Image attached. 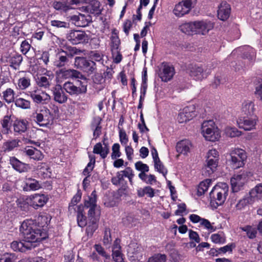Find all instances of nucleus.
I'll return each mask as SVG.
<instances>
[{
	"mask_svg": "<svg viewBox=\"0 0 262 262\" xmlns=\"http://www.w3.org/2000/svg\"><path fill=\"white\" fill-rule=\"evenodd\" d=\"M228 193V186L226 183H221L213 187L210 192V202L215 203V207L222 205L225 201Z\"/></svg>",
	"mask_w": 262,
	"mask_h": 262,
	"instance_id": "obj_2",
	"label": "nucleus"
},
{
	"mask_svg": "<svg viewBox=\"0 0 262 262\" xmlns=\"http://www.w3.org/2000/svg\"><path fill=\"white\" fill-rule=\"evenodd\" d=\"M249 174L250 172L243 171L237 175H234L231 179L230 182L233 192H238L243 188Z\"/></svg>",
	"mask_w": 262,
	"mask_h": 262,
	"instance_id": "obj_9",
	"label": "nucleus"
},
{
	"mask_svg": "<svg viewBox=\"0 0 262 262\" xmlns=\"http://www.w3.org/2000/svg\"><path fill=\"white\" fill-rule=\"evenodd\" d=\"M227 135L230 137H238L241 135V132L235 127H228L226 130Z\"/></svg>",
	"mask_w": 262,
	"mask_h": 262,
	"instance_id": "obj_60",
	"label": "nucleus"
},
{
	"mask_svg": "<svg viewBox=\"0 0 262 262\" xmlns=\"http://www.w3.org/2000/svg\"><path fill=\"white\" fill-rule=\"evenodd\" d=\"M254 202L262 198V183L257 184L249 192Z\"/></svg>",
	"mask_w": 262,
	"mask_h": 262,
	"instance_id": "obj_38",
	"label": "nucleus"
},
{
	"mask_svg": "<svg viewBox=\"0 0 262 262\" xmlns=\"http://www.w3.org/2000/svg\"><path fill=\"white\" fill-rule=\"evenodd\" d=\"M241 51L243 52V56L244 58L248 59L250 61L253 60L255 56L254 49L249 46H246L243 48Z\"/></svg>",
	"mask_w": 262,
	"mask_h": 262,
	"instance_id": "obj_43",
	"label": "nucleus"
},
{
	"mask_svg": "<svg viewBox=\"0 0 262 262\" xmlns=\"http://www.w3.org/2000/svg\"><path fill=\"white\" fill-rule=\"evenodd\" d=\"M57 74L58 76L63 79H86L80 72L74 69H61L57 72Z\"/></svg>",
	"mask_w": 262,
	"mask_h": 262,
	"instance_id": "obj_17",
	"label": "nucleus"
},
{
	"mask_svg": "<svg viewBox=\"0 0 262 262\" xmlns=\"http://www.w3.org/2000/svg\"><path fill=\"white\" fill-rule=\"evenodd\" d=\"M24 152L30 158L35 160H41L43 158L42 153L38 149L32 146H28L24 149Z\"/></svg>",
	"mask_w": 262,
	"mask_h": 262,
	"instance_id": "obj_26",
	"label": "nucleus"
},
{
	"mask_svg": "<svg viewBox=\"0 0 262 262\" xmlns=\"http://www.w3.org/2000/svg\"><path fill=\"white\" fill-rule=\"evenodd\" d=\"M120 145L118 143H115L112 146V159H115L117 158L120 157Z\"/></svg>",
	"mask_w": 262,
	"mask_h": 262,
	"instance_id": "obj_61",
	"label": "nucleus"
},
{
	"mask_svg": "<svg viewBox=\"0 0 262 262\" xmlns=\"http://www.w3.org/2000/svg\"><path fill=\"white\" fill-rule=\"evenodd\" d=\"M15 104L17 107L23 109H28L30 108V102L22 98H19L15 100Z\"/></svg>",
	"mask_w": 262,
	"mask_h": 262,
	"instance_id": "obj_48",
	"label": "nucleus"
},
{
	"mask_svg": "<svg viewBox=\"0 0 262 262\" xmlns=\"http://www.w3.org/2000/svg\"><path fill=\"white\" fill-rule=\"evenodd\" d=\"M63 89L71 96H77L87 92V85L81 80L74 82L68 81L63 85Z\"/></svg>",
	"mask_w": 262,
	"mask_h": 262,
	"instance_id": "obj_3",
	"label": "nucleus"
},
{
	"mask_svg": "<svg viewBox=\"0 0 262 262\" xmlns=\"http://www.w3.org/2000/svg\"><path fill=\"white\" fill-rule=\"evenodd\" d=\"M38 225L37 227L40 229H43L45 227H47L49 222L48 218L46 215H39L37 220Z\"/></svg>",
	"mask_w": 262,
	"mask_h": 262,
	"instance_id": "obj_55",
	"label": "nucleus"
},
{
	"mask_svg": "<svg viewBox=\"0 0 262 262\" xmlns=\"http://www.w3.org/2000/svg\"><path fill=\"white\" fill-rule=\"evenodd\" d=\"M239 229L245 232L247 236L250 239H253L256 236L257 229L254 227L247 225L239 227Z\"/></svg>",
	"mask_w": 262,
	"mask_h": 262,
	"instance_id": "obj_42",
	"label": "nucleus"
},
{
	"mask_svg": "<svg viewBox=\"0 0 262 262\" xmlns=\"http://www.w3.org/2000/svg\"><path fill=\"white\" fill-rule=\"evenodd\" d=\"M166 256L165 254H156L149 257L147 262H165Z\"/></svg>",
	"mask_w": 262,
	"mask_h": 262,
	"instance_id": "obj_54",
	"label": "nucleus"
},
{
	"mask_svg": "<svg viewBox=\"0 0 262 262\" xmlns=\"http://www.w3.org/2000/svg\"><path fill=\"white\" fill-rule=\"evenodd\" d=\"M230 13V5L226 2H222L219 7L217 11L218 18L223 21H225L229 17Z\"/></svg>",
	"mask_w": 262,
	"mask_h": 262,
	"instance_id": "obj_23",
	"label": "nucleus"
},
{
	"mask_svg": "<svg viewBox=\"0 0 262 262\" xmlns=\"http://www.w3.org/2000/svg\"><path fill=\"white\" fill-rule=\"evenodd\" d=\"M48 200L47 195L39 193H35L27 198L28 204L35 209L43 207Z\"/></svg>",
	"mask_w": 262,
	"mask_h": 262,
	"instance_id": "obj_13",
	"label": "nucleus"
},
{
	"mask_svg": "<svg viewBox=\"0 0 262 262\" xmlns=\"http://www.w3.org/2000/svg\"><path fill=\"white\" fill-rule=\"evenodd\" d=\"M254 202V201L249 194L248 196H246L244 198L239 200L237 203L236 204L235 208L236 210H242L244 209L247 205L252 204Z\"/></svg>",
	"mask_w": 262,
	"mask_h": 262,
	"instance_id": "obj_36",
	"label": "nucleus"
},
{
	"mask_svg": "<svg viewBox=\"0 0 262 262\" xmlns=\"http://www.w3.org/2000/svg\"><path fill=\"white\" fill-rule=\"evenodd\" d=\"M219 155L217 151L212 149L208 151L206 160V164L204 168V172L206 176L212 174L218 165Z\"/></svg>",
	"mask_w": 262,
	"mask_h": 262,
	"instance_id": "obj_5",
	"label": "nucleus"
},
{
	"mask_svg": "<svg viewBox=\"0 0 262 262\" xmlns=\"http://www.w3.org/2000/svg\"><path fill=\"white\" fill-rule=\"evenodd\" d=\"M29 96L37 103H47L51 99L50 96L45 92L35 90L29 92Z\"/></svg>",
	"mask_w": 262,
	"mask_h": 262,
	"instance_id": "obj_18",
	"label": "nucleus"
},
{
	"mask_svg": "<svg viewBox=\"0 0 262 262\" xmlns=\"http://www.w3.org/2000/svg\"><path fill=\"white\" fill-rule=\"evenodd\" d=\"M213 28V24L210 21H195V34L205 35Z\"/></svg>",
	"mask_w": 262,
	"mask_h": 262,
	"instance_id": "obj_20",
	"label": "nucleus"
},
{
	"mask_svg": "<svg viewBox=\"0 0 262 262\" xmlns=\"http://www.w3.org/2000/svg\"><path fill=\"white\" fill-rule=\"evenodd\" d=\"M20 232L27 243L32 244L39 242L47 237L46 229L39 228L34 221L26 220L20 227Z\"/></svg>",
	"mask_w": 262,
	"mask_h": 262,
	"instance_id": "obj_1",
	"label": "nucleus"
},
{
	"mask_svg": "<svg viewBox=\"0 0 262 262\" xmlns=\"http://www.w3.org/2000/svg\"><path fill=\"white\" fill-rule=\"evenodd\" d=\"M214 122L212 120L204 121L202 124V133L206 140L214 142L219 138L215 132Z\"/></svg>",
	"mask_w": 262,
	"mask_h": 262,
	"instance_id": "obj_8",
	"label": "nucleus"
},
{
	"mask_svg": "<svg viewBox=\"0 0 262 262\" xmlns=\"http://www.w3.org/2000/svg\"><path fill=\"white\" fill-rule=\"evenodd\" d=\"M10 163L15 170L20 173L27 172L30 169L29 165L21 162L15 157L10 158Z\"/></svg>",
	"mask_w": 262,
	"mask_h": 262,
	"instance_id": "obj_25",
	"label": "nucleus"
},
{
	"mask_svg": "<svg viewBox=\"0 0 262 262\" xmlns=\"http://www.w3.org/2000/svg\"><path fill=\"white\" fill-rule=\"evenodd\" d=\"M41 187V182L32 178L26 177L23 181V189L25 191H36Z\"/></svg>",
	"mask_w": 262,
	"mask_h": 262,
	"instance_id": "obj_19",
	"label": "nucleus"
},
{
	"mask_svg": "<svg viewBox=\"0 0 262 262\" xmlns=\"http://www.w3.org/2000/svg\"><path fill=\"white\" fill-rule=\"evenodd\" d=\"M74 65L77 68L81 69L89 75L93 74L96 70L95 62L84 57H76Z\"/></svg>",
	"mask_w": 262,
	"mask_h": 262,
	"instance_id": "obj_6",
	"label": "nucleus"
},
{
	"mask_svg": "<svg viewBox=\"0 0 262 262\" xmlns=\"http://www.w3.org/2000/svg\"><path fill=\"white\" fill-rule=\"evenodd\" d=\"M35 246L32 244L27 243L25 240L24 242L20 241H13L11 244V248L14 251L19 252H26L28 250H31L33 247Z\"/></svg>",
	"mask_w": 262,
	"mask_h": 262,
	"instance_id": "obj_24",
	"label": "nucleus"
},
{
	"mask_svg": "<svg viewBox=\"0 0 262 262\" xmlns=\"http://www.w3.org/2000/svg\"><path fill=\"white\" fill-rule=\"evenodd\" d=\"M246 159V152L242 149L236 148L231 151L228 162L232 168L237 169L244 165Z\"/></svg>",
	"mask_w": 262,
	"mask_h": 262,
	"instance_id": "obj_4",
	"label": "nucleus"
},
{
	"mask_svg": "<svg viewBox=\"0 0 262 262\" xmlns=\"http://www.w3.org/2000/svg\"><path fill=\"white\" fill-rule=\"evenodd\" d=\"M83 206H77V222L78 225L82 228L85 227L87 224L86 217L83 213Z\"/></svg>",
	"mask_w": 262,
	"mask_h": 262,
	"instance_id": "obj_34",
	"label": "nucleus"
},
{
	"mask_svg": "<svg viewBox=\"0 0 262 262\" xmlns=\"http://www.w3.org/2000/svg\"><path fill=\"white\" fill-rule=\"evenodd\" d=\"M84 207H97L96 205V191L94 190L91 195L89 197L88 200H86L84 203Z\"/></svg>",
	"mask_w": 262,
	"mask_h": 262,
	"instance_id": "obj_47",
	"label": "nucleus"
},
{
	"mask_svg": "<svg viewBox=\"0 0 262 262\" xmlns=\"http://www.w3.org/2000/svg\"><path fill=\"white\" fill-rule=\"evenodd\" d=\"M22 61V56L18 54H15L9 58L7 57L6 59V61L9 63L10 67L14 70L18 69Z\"/></svg>",
	"mask_w": 262,
	"mask_h": 262,
	"instance_id": "obj_29",
	"label": "nucleus"
},
{
	"mask_svg": "<svg viewBox=\"0 0 262 262\" xmlns=\"http://www.w3.org/2000/svg\"><path fill=\"white\" fill-rule=\"evenodd\" d=\"M28 123L24 120H16L13 124L15 135L21 134L27 131Z\"/></svg>",
	"mask_w": 262,
	"mask_h": 262,
	"instance_id": "obj_28",
	"label": "nucleus"
},
{
	"mask_svg": "<svg viewBox=\"0 0 262 262\" xmlns=\"http://www.w3.org/2000/svg\"><path fill=\"white\" fill-rule=\"evenodd\" d=\"M242 111L247 116H252L255 112V105L254 102L251 100L245 101L242 104Z\"/></svg>",
	"mask_w": 262,
	"mask_h": 262,
	"instance_id": "obj_33",
	"label": "nucleus"
},
{
	"mask_svg": "<svg viewBox=\"0 0 262 262\" xmlns=\"http://www.w3.org/2000/svg\"><path fill=\"white\" fill-rule=\"evenodd\" d=\"M66 38L73 45H77L88 42V35L82 31L71 30L67 34Z\"/></svg>",
	"mask_w": 262,
	"mask_h": 262,
	"instance_id": "obj_11",
	"label": "nucleus"
},
{
	"mask_svg": "<svg viewBox=\"0 0 262 262\" xmlns=\"http://www.w3.org/2000/svg\"><path fill=\"white\" fill-rule=\"evenodd\" d=\"M61 52L66 54L68 58H72L76 55H80L82 51L76 47L69 46L65 50L61 49Z\"/></svg>",
	"mask_w": 262,
	"mask_h": 262,
	"instance_id": "obj_40",
	"label": "nucleus"
},
{
	"mask_svg": "<svg viewBox=\"0 0 262 262\" xmlns=\"http://www.w3.org/2000/svg\"><path fill=\"white\" fill-rule=\"evenodd\" d=\"M174 74V68L167 63H163L159 76L162 81L167 82L170 80Z\"/></svg>",
	"mask_w": 262,
	"mask_h": 262,
	"instance_id": "obj_21",
	"label": "nucleus"
},
{
	"mask_svg": "<svg viewBox=\"0 0 262 262\" xmlns=\"http://www.w3.org/2000/svg\"><path fill=\"white\" fill-rule=\"evenodd\" d=\"M135 167L136 170L141 172H148L149 171L148 166L142 163L141 161H138L135 164Z\"/></svg>",
	"mask_w": 262,
	"mask_h": 262,
	"instance_id": "obj_62",
	"label": "nucleus"
},
{
	"mask_svg": "<svg viewBox=\"0 0 262 262\" xmlns=\"http://www.w3.org/2000/svg\"><path fill=\"white\" fill-rule=\"evenodd\" d=\"M53 7L56 10L62 12H67L72 9L71 6L67 2L54 1L52 4Z\"/></svg>",
	"mask_w": 262,
	"mask_h": 262,
	"instance_id": "obj_39",
	"label": "nucleus"
},
{
	"mask_svg": "<svg viewBox=\"0 0 262 262\" xmlns=\"http://www.w3.org/2000/svg\"><path fill=\"white\" fill-rule=\"evenodd\" d=\"M56 58L57 59L54 61V64L57 68L64 67L69 62V58L66 54L61 52V49L59 50L57 54Z\"/></svg>",
	"mask_w": 262,
	"mask_h": 262,
	"instance_id": "obj_35",
	"label": "nucleus"
},
{
	"mask_svg": "<svg viewBox=\"0 0 262 262\" xmlns=\"http://www.w3.org/2000/svg\"><path fill=\"white\" fill-rule=\"evenodd\" d=\"M211 183V180L206 179L201 182L198 188L197 194L201 196L208 189Z\"/></svg>",
	"mask_w": 262,
	"mask_h": 262,
	"instance_id": "obj_45",
	"label": "nucleus"
},
{
	"mask_svg": "<svg viewBox=\"0 0 262 262\" xmlns=\"http://www.w3.org/2000/svg\"><path fill=\"white\" fill-rule=\"evenodd\" d=\"M112 237L111 231L109 228H105L104 232V236L103 238V243L104 245H109L112 242Z\"/></svg>",
	"mask_w": 262,
	"mask_h": 262,
	"instance_id": "obj_59",
	"label": "nucleus"
},
{
	"mask_svg": "<svg viewBox=\"0 0 262 262\" xmlns=\"http://www.w3.org/2000/svg\"><path fill=\"white\" fill-rule=\"evenodd\" d=\"M195 107L193 105H191L184 107L182 111L190 120L196 116Z\"/></svg>",
	"mask_w": 262,
	"mask_h": 262,
	"instance_id": "obj_49",
	"label": "nucleus"
},
{
	"mask_svg": "<svg viewBox=\"0 0 262 262\" xmlns=\"http://www.w3.org/2000/svg\"><path fill=\"white\" fill-rule=\"evenodd\" d=\"M18 146V141L14 139L8 141L4 143L3 145V148L5 151H11Z\"/></svg>",
	"mask_w": 262,
	"mask_h": 262,
	"instance_id": "obj_52",
	"label": "nucleus"
},
{
	"mask_svg": "<svg viewBox=\"0 0 262 262\" xmlns=\"http://www.w3.org/2000/svg\"><path fill=\"white\" fill-rule=\"evenodd\" d=\"M137 194L139 197H143L146 194L151 198L155 196V190L150 186H145L138 189Z\"/></svg>",
	"mask_w": 262,
	"mask_h": 262,
	"instance_id": "obj_41",
	"label": "nucleus"
},
{
	"mask_svg": "<svg viewBox=\"0 0 262 262\" xmlns=\"http://www.w3.org/2000/svg\"><path fill=\"white\" fill-rule=\"evenodd\" d=\"M17 85L19 89L26 90L31 85L30 78L28 76L20 78L18 80Z\"/></svg>",
	"mask_w": 262,
	"mask_h": 262,
	"instance_id": "obj_46",
	"label": "nucleus"
},
{
	"mask_svg": "<svg viewBox=\"0 0 262 262\" xmlns=\"http://www.w3.org/2000/svg\"><path fill=\"white\" fill-rule=\"evenodd\" d=\"M54 100L59 104L67 102L68 97L64 93L62 86L59 84L56 85L52 89Z\"/></svg>",
	"mask_w": 262,
	"mask_h": 262,
	"instance_id": "obj_22",
	"label": "nucleus"
},
{
	"mask_svg": "<svg viewBox=\"0 0 262 262\" xmlns=\"http://www.w3.org/2000/svg\"><path fill=\"white\" fill-rule=\"evenodd\" d=\"M210 73V70L206 67L191 65L189 67L190 76L196 80L206 78Z\"/></svg>",
	"mask_w": 262,
	"mask_h": 262,
	"instance_id": "obj_12",
	"label": "nucleus"
},
{
	"mask_svg": "<svg viewBox=\"0 0 262 262\" xmlns=\"http://www.w3.org/2000/svg\"><path fill=\"white\" fill-rule=\"evenodd\" d=\"M89 157L90 158V161L83 171V175L88 177L90 176V173L93 170L95 163V158L94 156H89Z\"/></svg>",
	"mask_w": 262,
	"mask_h": 262,
	"instance_id": "obj_51",
	"label": "nucleus"
},
{
	"mask_svg": "<svg viewBox=\"0 0 262 262\" xmlns=\"http://www.w3.org/2000/svg\"><path fill=\"white\" fill-rule=\"evenodd\" d=\"M111 50L113 53L118 50L120 44V41L118 35H112L111 36Z\"/></svg>",
	"mask_w": 262,
	"mask_h": 262,
	"instance_id": "obj_53",
	"label": "nucleus"
},
{
	"mask_svg": "<svg viewBox=\"0 0 262 262\" xmlns=\"http://www.w3.org/2000/svg\"><path fill=\"white\" fill-rule=\"evenodd\" d=\"M51 25L56 28H68V24L65 21L53 20L51 21Z\"/></svg>",
	"mask_w": 262,
	"mask_h": 262,
	"instance_id": "obj_64",
	"label": "nucleus"
},
{
	"mask_svg": "<svg viewBox=\"0 0 262 262\" xmlns=\"http://www.w3.org/2000/svg\"><path fill=\"white\" fill-rule=\"evenodd\" d=\"M48 110L50 111V115L53 120H54L56 116H58L59 112V108L55 104L50 103L49 105Z\"/></svg>",
	"mask_w": 262,
	"mask_h": 262,
	"instance_id": "obj_58",
	"label": "nucleus"
},
{
	"mask_svg": "<svg viewBox=\"0 0 262 262\" xmlns=\"http://www.w3.org/2000/svg\"><path fill=\"white\" fill-rule=\"evenodd\" d=\"M89 208L88 215L90 220V223H91L92 225L88 226L86 230L88 232L93 233L97 228V222L99 219L100 211L96 209L97 207Z\"/></svg>",
	"mask_w": 262,
	"mask_h": 262,
	"instance_id": "obj_15",
	"label": "nucleus"
},
{
	"mask_svg": "<svg viewBox=\"0 0 262 262\" xmlns=\"http://www.w3.org/2000/svg\"><path fill=\"white\" fill-rule=\"evenodd\" d=\"M154 162V167L158 172L163 174L164 177H166V174L167 173V169L164 167L163 164L160 161V159L155 160Z\"/></svg>",
	"mask_w": 262,
	"mask_h": 262,
	"instance_id": "obj_50",
	"label": "nucleus"
},
{
	"mask_svg": "<svg viewBox=\"0 0 262 262\" xmlns=\"http://www.w3.org/2000/svg\"><path fill=\"white\" fill-rule=\"evenodd\" d=\"M34 121L40 126H47L51 124L53 121L50 115L48 108L45 106L41 107L38 111L34 114Z\"/></svg>",
	"mask_w": 262,
	"mask_h": 262,
	"instance_id": "obj_7",
	"label": "nucleus"
},
{
	"mask_svg": "<svg viewBox=\"0 0 262 262\" xmlns=\"http://www.w3.org/2000/svg\"><path fill=\"white\" fill-rule=\"evenodd\" d=\"M196 0H184L177 4L173 10L174 14L178 17H181L189 13Z\"/></svg>",
	"mask_w": 262,
	"mask_h": 262,
	"instance_id": "obj_10",
	"label": "nucleus"
},
{
	"mask_svg": "<svg viewBox=\"0 0 262 262\" xmlns=\"http://www.w3.org/2000/svg\"><path fill=\"white\" fill-rule=\"evenodd\" d=\"M200 225L204 226L210 232H213L215 230V228L208 220L202 218L200 222Z\"/></svg>",
	"mask_w": 262,
	"mask_h": 262,
	"instance_id": "obj_63",
	"label": "nucleus"
},
{
	"mask_svg": "<svg viewBox=\"0 0 262 262\" xmlns=\"http://www.w3.org/2000/svg\"><path fill=\"white\" fill-rule=\"evenodd\" d=\"M53 78V74L49 71H47L43 75L37 76L36 78V82L39 87L48 89L51 86Z\"/></svg>",
	"mask_w": 262,
	"mask_h": 262,
	"instance_id": "obj_14",
	"label": "nucleus"
},
{
	"mask_svg": "<svg viewBox=\"0 0 262 262\" xmlns=\"http://www.w3.org/2000/svg\"><path fill=\"white\" fill-rule=\"evenodd\" d=\"M37 170L44 178L50 177L51 176L50 168L45 163H39Z\"/></svg>",
	"mask_w": 262,
	"mask_h": 262,
	"instance_id": "obj_44",
	"label": "nucleus"
},
{
	"mask_svg": "<svg viewBox=\"0 0 262 262\" xmlns=\"http://www.w3.org/2000/svg\"><path fill=\"white\" fill-rule=\"evenodd\" d=\"M10 116L8 115L5 116L3 120L2 121L1 124L3 128L4 132L5 133L8 134L10 130Z\"/></svg>",
	"mask_w": 262,
	"mask_h": 262,
	"instance_id": "obj_56",
	"label": "nucleus"
},
{
	"mask_svg": "<svg viewBox=\"0 0 262 262\" xmlns=\"http://www.w3.org/2000/svg\"><path fill=\"white\" fill-rule=\"evenodd\" d=\"M191 147V143L189 140H182L177 143L176 149L178 152L186 155L189 152Z\"/></svg>",
	"mask_w": 262,
	"mask_h": 262,
	"instance_id": "obj_31",
	"label": "nucleus"
},
{
	"mask_svg": "<svg viewBox=\"0 0 262 262\" xmlns=\"http://www.w3.org/2000/svg\"><path fill=\"white\" fill-rule=\"evenodd\" d=\"M15 95L14 91L9 88L2 92V98L6 103L10 104L15 101Z\"/></svg>",
	"mask_w": 262,
	"mask_h": 262,
	"instance_id": "obj_37",
	"label": "nucleus"
},
{
	"mask_svg": "<svg viewBox=\"0 0 262 262\" xmlns=\"http://www.w3.org/2000/svg\"><path fill=\"white\" fill-rule=\"evenodd\" d=\"M180 30L188 35L195 34V21L185 23L179 26Z\"/></svg>",
	"mask_w": 262,
	"mask_h": 262,
	"instance_id": "obj_27",
	"label": "nucleus"
},
{
	"mask_svg": "<svg viewBox=\"0 0 262 262\" xmlns=\"http://www.w3.org/2000/svg\"><path fill=\"white\" fill-rule=\"evenodd\" d=\"M238 127L245 130H251L255 128L256 124V119L254 116H248L239 118L237 121Z\"/></svg>",
	"mask_w": 262,
	"mask_h": 262,
	"instance_id": "obj_16",
	"label": "nucleus"
},
{
	"mask_svg": "<svg viewBox=\"0 0 262 262\" xmlns=\"http://www.w3.org/2000/svg\"><path fill=\"white\" fill-rule=\"evenodd\" d=\"M100 5V3L98 0H89V3L86 8L90 13L98 15L101 13Z\"/></svg>",
	"mask_w": 262,
	"mask_h": 262,
	"instance_id": "obj_32",
	"label": "nucleus"
},
{
	"mask_svg": "<svg viewBox=\"0 0 262 262\" xmlns=\"http://www.w3.org/2000/svg\"><path fill=\"white\" fill-rule=\"evenodd\" d=\"M104 146L102 147L101 143L99 142L95 144L93 148V152L95 154H99L102 159H105L108 154L110 149L108 146L104 143Z\"/></svg>",
	"mask_w": 262,
	"mask_h": 262,
	"instance_id": "obj_30",
	"label": "nucleus"
},
{
	"mask_svg": "<svg viewBox=\"0 0 262 262\" xmlns=\"http://www.w3.org/2000/svg\"><path fill=\"white\" fill-rule=\"evenodd\" d=\"M258 84L255 87V94L256 97L262 101V77L257 79Z\"/></svg>",
	"mask_w": 262,
	"mask_h": 262,
	"instance_id": "obj_57",
	"label": "nucleus"
}]
</instances>
